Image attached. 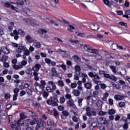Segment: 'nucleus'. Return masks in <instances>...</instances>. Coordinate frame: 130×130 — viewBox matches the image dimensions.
Listing matches in <instances>:
<instances>
[{
  "mask_svg": "<svg viewBox=\"0 0 130 130\" xmlns=\"http://www.w3.org/2000/svg\"><path fill=\"white\" fill-rule=\"evenodd\" d=\"M83 48L86 51H87V52H89L90 53H95L96 54L99 53L98 50L92 48V47L88 44H84L83 45Z\"/></svg>",
  "mask_w": 130,
  "mask_h": 130,
  "instance_id": "f257e3e1",
  "label": "nucleus"
},
{
  "mask_svg": "<svg viewBox=\"0 0 130 130\" xmlns=\"http://www.w3.org/2000/svg\"><path fill=\"white\" fill-rule=\"evenodd\" d=\"M75 73L76 75H78L80 78H88V75L85 73L81 72V67L79 66H76L75 67Z\"/></svg>",
  "mask_w": 130,
  "mask_h": 130,
  "instance_id": "f03ea898",
  "label": "nucleus"
},
{
  "mask_svg": "<svg viewBox=\"0 0 130 130\" xmlns=\"http://www.w3.org/2000/svg\"><path fill=\"white\" fill-rule=\"evenodd\" d=\"M21 120H18L17 122L14 121L11 123V128L13 130L21 129Z\"/></svg>",
  "mask_w": 130,
  "mask_h": 130,
  "instance_id": "7ed1b4c3",
  "label": "nucleus"
},
{
  "mask_svg": "<svg viewBox=\"0 0 130 130\" xmlns=\"http://www.w3.org/2000/svg\"><path fill=\"white\" fill-rule=\"evenodd\" d=\"M30 123H31V120L26 119L23 121L20 125V126L22 127L23 130H27L29 128V125H30Z\"/></svg>",
  "mask_w": 130,
  "mask_h": 130,
  "instance_id": "20e7f679",
  "label": "nucleus"
},
{
  "mask_svg": "<svg viewBox=\"0 0 130 130\" xmlns=\"http://www.w3.org/2000/svg\"><path fill=\"white\" fill-rule=\"evenodd\" d=\"M98 122L99 124H106L107 123V120L105 117H100L98 119Z\"/></svg>",
  "mask_w": 130,
  "mask_h": 130,
  "instance_id": "39448f33",
  "label": "nucleus"
},
{
  "mask_svg": "<svg viewBox=\"0 0 130 130\" xmlns=\"http://www.w3.org/2000/svg\"><path fill=\"white\" fill-rule=\"evenodd\" d=\"M47 124L50 128L52 127V126H53V127H55V126H56V124L54 123L53 120L50 119H48Z\"/></svg>",
  "mask_w": 130,
  "mask_h": 130,
  "instance_id": "423d86ee",
  "label": "nucleus"
},
{
  "mask_svg": "<svg viewBox=\"0 0 130 130\" xmlns=\"http://www.w3.org/2000/svg\"><path fill=\"white\" fill-rule=\"evenodd\" d=\"M67 105L68 106H71V107H72V108H74V109L77 108V107L76 106L75 103H74V100H73V99H71L68 102H67Z\"/></svg>",
  "mask_w": 130,
  "mask_h": 130,
  "instance_id": "0eeeda50",
  "label": "nucleus"
},
{
  "mask_svg": "<svg viewBox=\"0 0 130 130\" xmlns=\"http://www.w3.org/2000/svg\"><path fill=\"white\" fill-rule=\"evenodd\" d=\"M25 40L28 42V43H33V42H35V41H36V40L32 38L30 35H27L25 37Z\"/></svg>",
  "mask_w": 130,
  "mask_h": 130,
  "instance_id": "6e6552de",
  "label": "nucleus"
},
{
  "mask_svg": "<svg viewBox=\"0 0 130 130\" xmlns=\"http://www.w3.org/2000/svg\"><path fill=\"white\" fill-rule=\"evenodd\" d=\"M41 68V65L37 63L35 64V66L32 67V71H34V72H39V70H40Z\"/></svg>",
  "mask_w": 130,
  "mask_h": 130,
  "instance_id": "1a4fd4ad",
  "label": "nucleus"
},
{
  "mask_svg": "<svg viewBox=\"0 0 130 130\" xmlns=\"http://www.w3.org/2000/svg\"><path fill=\"white\" fill-rule=\"evenodd\" d=\"M89 27L91 29V30H93L94 31H97L99 29V25L97 24H94L93 23H91L89 24Z\"/></svg>",
  "mask_w": 130,
  "mask_h": 130,
  "instance_id": "9d476101",
  "label": "nucleus"
},
{
  "mask_svg": "<svg viewBox=\"0 0 130 130\" xmlns=\"http://www.w3.org/2000/svg\"><path fill=\"white\" fill-rule=\"evenodd\" d=\"M58 100L55 98H52V105L53 106H58Z\"/></svg>",
  "mask_w": 130,
  "mask_h": 130,
  "instance_id": "9b49d317",
  "label": "nucleus"
},
{
  "mask_svg": "<svg viewBox=\"0 0 130 130\" xmlns=\"http://www.w3.org/2000/svg\"><path fill=\"white\" fill-rule=\"evenodd\" d=\"M23 12H24L25 14H27V15H28V16H31L32 15V13L30 9H28V8H24L22 9Z\"/></svg>",
  "mask_w": 130,
  "mask_h": 130,
  "instance_id": "f8f14e48",
  "label": "nucleus"
},
{
  "mask_svg": "<svg viewBox=\"0 0 130 130\" xmlns=\"http://www.w3.org/2000/svg\"><path fill=\"white\" fill-rule=\"evenodd\" d=\"M86 114L89 117H91V116H96L97 115V113L94 111H92L91 112H86Z\"/></svg>",
  "mask_w": 130,
  "mask_h": 130,
  "instance_id": "ddd939ff",
  "label": "nucleus"
},
{
  "mask_svg": "<svg viewBox=\"0 0 130 130\" xmlns=\"http://www.w3.org/2000/svg\"><path fill=\"white\" fill-rule=\"evenodd\" d=\"M25 49H26L25 46H20L19 48L16 49V52H17V53H21V52H23V51H24Z\"/></svg>",
  "mask_w": 130,
  "mask_h": 130,
  "instance_id": "4468645a",
  "label": "nucleus"
},
{
  "mask_svg": "<svg viewBox=\"0 0 130 130\" xmlns=\"http://www.w3.org/2000/svg\"><path fill=\"white\" fill-rule=\"evenodd\" d=\"M9 58V57L6 55H3L2 56V58L0 57V61L2 62H5L7 61Z\"/></svg>",
  "mask_w": 130,
  "mask_h": 130,
  "instance_id": "2eb2a0df",
  "label": "nucleus"
},
{
  "mask_svg": "<svg viewBox=\"0 0 130 130\" xmlns=\"http://www.w3.org/2000/svg\"><path fill=\"white\" fill-rule=\"evenodd\" d=\"M84 87L86 89L90 90L92 88V83L90 82L84 83Z\"/></svg>",
  "mask_w": 130,
  "mask_h": 130,
  "instance_id": "dca6fc26",
  "label": "nucleus"
},
{
  "mask_svg": "<svg viewBox=\"0 0 130 130\" xmlns=\"http://www.w3.org/2000/svg\"><path fill=\"white\" fill-rule=\"evenodd\" d=\"M73 94L74 95V96L79 97V96H80V94H81V91L78 89H74L73 91Z\"/></svg>",
  "mask_w": 130,
  "mask_h": 130,
  "instance_id": "f3484780",
  "label": "nucleus"
},
{
  "mask_svg": "<svg viewBox=\"0 0 130 130\" xmlns=\"http://www.w3.org/2000/svg\"><path fill=\"white\" fill-rule=\"evenodd\" d=\"M51 75H52L53 77H56V76H57V72H56L55 68H52L51 71Z\"/></svg>",
  "mask_w": 130,
  "mask_h": 130,
  "instance_id": "a211bd4d",
  "label": "nucleus"
},
{
  "mask_svg": "<svg viewBox=\"0 0 130 130\" xmlns=\"http://www.w3.org/2000/svg\"><path fill=\"white\" fill-rule=\"evenodd\" d=\"M2 52L5 54H9L10 53V51L7 47H2L1 48Z\"/></svg>",
  "mask_w": 130,
  "mask_h": 130,
  "instance_id": "6ab92c4d",
  "label": "nucleus"
},
{
  "mask_svg": "<svg viewBox=\"0 0 130 130\" xmlns=\"http://www.w3.org/2000/svg\"><path fill=\"white\" fill-rule=\"evenodd\" d=\"M32 45L36 47V48H40V47H41V44L36 41L35 42H33Z\"/></svg>",
  "mask_w": 130,
  "mask_h": 130,
  "instance_id": "aec40b11",
  "label": "nucleus"
},
{
  "mask_svg": "<svg viewBox=\"0 0 130 130\" xmlns=\"http://www.w3.org/2000/svg\"><path fill=\"white\" fill-rule=\"evenodd\" d=\"M124 97L123 96L119 95H115L114 96V99L117 101L122 100Z\"/></svg>",
  "mask_w": 130,
  "mask_h": 130,
  "instance_id": "412c9836",
  "label": "nucleus"
},
{
  "mask_svg": "<svg viewBox=\"0 0 130 130\" xmlns=\"http://www.w3.org/2000/svg\"><path fill=\"white\" fill-rule=\"evenodd\" d=\"M108 96H109V94L107 92H106L103 94V97L102 98V100L103 101H107V98H108Z\"/></svg>",
  "mask_w": 130,
  "mask_h": 130,
  "instance_id": "4be33fe9",
  "label": "nucleus"
},
{
  "mask_svg": "<svg viewBox=\"0 0 130 130\" xmlns=\"http://www.w3.org/2000/svg\"><path fill=\"white\" fill-rule=\"evenodd\" d=\"M106 124H107V126H108V128H109L110 129L112 128V127L113 126V124H112V122L110 120L107 121Z\"/></svg>",
  "mask_w": 130,
  "mask_h": 130,
  "instance_id": "5701e85b",
  "label": "nucleus"
},
{
  "mask_svg": "<svg viewBox=\"0 0 130 130\" xmlns=\"http://www.w3.org/2000/svg\"><path fill=\"white\" fill-rule=\"evenodd\" d=\"M53 113L54 114V117H55L56 118H57L59 117V113H58V111H56V110L54 109L53 110Z\"/></svg>",
  "mask_w": 130,
  "mask_h": 130,
  "instance_id": "b1692460",
  "label": "nucleus"
},
{
  "mask_svg": "<svg viewBox=\"0 0 130 130\" xmlns=\"http://www.w3.org/2000/svg\"><path fill=\"white\" fill-rule=\"evenodd\" d=\"M50 4L53 7H56V4H58V0H52Z\"/></svg>",
  "mask_w": 130,
  "mask_h": 130,
  "instance_id": "393cba45",
  "label": "nucleus"
},
{
  "mask_svg": "<svg viewBox=\"0 0 130 130\" xmlns=\"http://www.w3.org/2000/svg\"><path fill=\"white\" fill-rule=\"evenodd\" d=\"M24 55H26V56H28V55H30V51L25 47V49L23 50Z\"/></svg>",
  "mask_w": 130,
  "mask_h": 130,
  "instance_id": "a878e982",
  "label": "nucleus"
},
{
  "mask_svg": "<svg viewBox=\"0 0 130 130\" xmlns=\"http://www.w3.org/2000/svg\"><path fill=\"white\" fill-rule=\"evenodd\" d=\"M118 74H119V75H122V76H124L125 75H126V70L124 68H122L121 72H118Z\"/></svg>",
  "mask_w": 130,
  "mask_h": 130,
  "instance_id": "bb28decb",
  "label": "nucleus"
},
{
  "mask_svg": "<svg viewBox=\"0 0 130 130\" xmlns=\"http://www.w3.org/2000/svg\"><path fill=\"white\" fill-rule=\"evenodd\" d=\"M115 110L113 109H110L108 111V113L109 115H113V114H115Z\"/></svg>",
  "mask_w": 130,
  "mask_h": 130,
  "instance_id": "cd10ccee",
  "label": "nucleus"
},
{
  "mask_svg": "<svg viewBox=\"0 0 130 130\" xmlns=\"http://www.w3.org/2000/svg\"><path fill=\"white\" fill-rule=\"evenodd\" d=\"M39 33H40V34L42 35V36H43V35L44 34L47 33V30H46L44 29L40 28L39 30Z\"/></svg>",
  "mask_w": 130,
  "mask_h": 130,
  "instance_id": "c85d7f7f",
  "label": "nucleus"
},
{
  "mask_svg": "<svg viewBox=\"0 0 130 130\" xmlns=\"http://www.w3.org/2000/svg\"><path fill=\"white\" fill-rule=\"evenodd\" d=\"M110 69H111V70H112V72H113V73L114 74H116V73H117V72H116V67H115V66H110Z\"/></svg>",
  "mask_w": 130,
  "mask_h": 130,
  "instance_id": "c756f323",
  "label": "nucleus"
},
{
  "mask_svg": "<svg viewBox=\"0 0 130 130\" xmlns=\"http://www.w3.org/2000/svg\"><path fill=\"white\" fill-rule=\"evenodd\" d=\"M42 126H43V121H42V120L40 119L39 120L37 127V128L41 127Z\"/></svg>",
  "mask_w": 130,
  "mask_h": 130,
  "instance_id": "7c9ffc66",
  "label": "nucleus"
},
{
  "mask_svg": "<svg viewBox=\"0 0 130 130\" xmlns=\"http://www.w3.org/2000/svg\"><path fill=\"white\" fill-rule=\"evenodd\" d=\"M94 57L95 59H97V60H102V56L100 55L98 53L95 54Z\"/></svg>",
  "mask_w": 130,
  "mask_h": 130,
  "instance_id": "2f4dec72",
  "label": "nucleus"
},
{
  "mask_svg": "<svg viewBox=\"0 0 130 130\" xmlns=\"http://www.w3.org/2000/svg\"><path fill=\"white\" fill-rule=\"evenodd\" d=\"M13 69L15 70H19V69H23V66L22 65H17V64H14L13 66Z\"/></svg>",
  "mask_w": 130,
  "mask_h": 130,
  "instance_id": "473e14b6",
  "label": "nucleus"
},
{
  "mask_svg": "<svg viewBox=\"0 0 130 130\" xmlns=\"http://www.w3.org/2000/svg\"><path fill=\"white\" fill-rule=\"evenodd\" d=\"M118 46V45H117L116 43H113L112 44L111 47L112 49H113V50H116L117 49Z\"/></svg>",
  "mask_w": 130,
  "mask_h": 130,
  "instance_id": "72a5a7b5",
  "label": "nucleus"
},
{
  "mask_svg": "<svg viewBox=\"0 0 130 130\" xmlns=\"http://www.w3.org/2000/svg\"><path fill=\"white\" fill-rule=\"evenodd\" d=\"M68 27H69L68 28V30L69 31H70V32H74V30H75V27H74V26L69 25H68Z\"/></svg>",
  "mask_w": 130,
  "mask_h": 130,
  "instance_id": "f704fd0d",
  "label": "nucleus"
},
{
  "mask_svg": "<svg viewBox=\"0 0 130 130\" xmlns=\"http://www.w3.org/2000/svg\"><path fill=\"white\" fill-rule=\"evenodd\" d=\"M18 34L19 35H21V36H25V35H26L25 34V31H24V30H23L22 29H19L18 30Z\"/></svg>",
  "mask_w": 130,
  "mask_h": 130,
  "instance_id": "c9c22d12",
  "label": "nucleus"
},
{
  "mask_svg": "<svg viewBox=\"0 0 130 130\" xmlns=\"http://www.w3.org/2000/svg\"><path fill=\"white\" fill-rule=\"evenodd\" d=\"M11 36L13 37L14 35H19V30L17 31V30L15 29L13 30V33L12 32L10 34Z\"/></svg>",
  "mask_w": 130,
  "mask_h": 130,
  "instance_id": "e433bc0d",
  "label": "nucleus"
},
{
  "mask_svg": "<svg viewBox=\"0 0 130 130\" xmlns=\"http://www.w3.org/2000/svg\"><path fill=\"white\" fill-rule=\"evenodd\" d=\"M25 21L26 22L27 24L28 25H32L33 24V21L32 19H25Z\"/></svg>",
  "mask_w": 130,
  "mask_h": 130,
  "instance_id": "4c0bfd02",
  "label": "nucleus"
},
{
  "mask_svg": "<svg viewBox=\"0 0 130 130\" xmlns=\"http://www.w3.org/2000/svg\"><path fill=\"white\" fill-rule=\"evenodd\" d=\"M76 34H77L78 36H80V37H82V38L86 37V35L84 33L76 32Z\"/></svg>",
  "mask_w": 130,
  "mask_h": 130,
  "instance_id": "58836bf2",
  "label": "nucleus"
},
{
  "mask_svg": "<svg viewBox=\"0 0 130 130\" xmlns=\"http://www.w3.org/2000/svg\"><path fill=\"white\" fill-rule=\"evenodd\" d=\"M107 114V112H104L103 111H100L99 113V115L100 116H104V115H106Z\"/></svg>",
  "mask_w": 130,
  "mask_h": 130,
  "instance_id": "ea45409f",
  "label": "nucleus"
},
{
  "mask_svg": "<svg viewBox=\"0 0 130 130\" xmlns=\"http://www.w3.org/2000/svg\"><path fill=\"white\" fill-rule=\"evenodd\" d=\"M30 113H31V118L34 120H36L37 119V116H36V114L35 113H33V112L30 111Z\"/></svg>",
  "mask_w": 130,
  "mask_h": 130,
  "instance_id": "a19ab883",
  "label": "nucleus"
},
{
  "mask_svg": "<svg viewBox=\"0 0 130 130\" xmlns=\"http://www.w3.org/2000/svg\"><path fill=\"white\" fill-rule=\"evenodd\" d=\"M26 0H19L18 2V4L20 5V6H23L25 5V3H26Z\"/></svg>",
  "mask_w": 130,
  "mask_h": 130,
  "instance_id": "79ce46f5",
  "label": "nucleus"
},
{
  "mask_svg": "<svg viewBox=\"0 0 130 130\" xmlns=\"http://www.w3.org/2000/svg\"><path fill=\"white\" fill-rule=\"evenodd\" d=\"M49 94L47 93L46 91H44L43 93V97L45 98V99H47V98L48 97Z\"/></svg>",
  "mask_w": 130,
  "mask_h": 130,
  "instance_id": "37998d69",
  "label": "nucleus"
},
{
  "mask_svg": "<svg viewBox=\"0 0 130 130\" xmlns=\"http://www.w3.org/2000/svg\"><path fill=\"white\" fill-rule=\"evenodd\" d=\"M58 86L59 87H62L63 86H64V83L61 80H59L58 81Z\"/></svg>",
  "mask_w": 130,
  "mask_h": 130,
  "instance_id": "c03bdc74",
  "label": "nucleus"
},
{
  "mask_svg": "<svg viewBox=\"0 0 130 130\" xmlns=\"http://www.w3.org/2000/svg\"><path fill=\"white\" fill-rule=\"evenodd\" d=\"M60 103H61V104H63V103H64V102H66V99L64 98V97L63 96H61L60 98Z\"/></svg>",
  "mask_w": 130,
  "mask_h": 130,
  "instance_id": "a18cd8bd",
  "label": "nucleus"
},
{
  "mask_svg": "<svg viewBox=\"0 0 130 130\" xmlns=\"http://www.w3.org/2000/svg\"><path fill=\"white\" fill-rule=\"evenodd\" d=\"M25 73L27 75H32V70L31 69H27L25 70Z\"/></svg>",
  "mask_w": 130,
  "mask_h": 130,
  "instance_id": "49530a36",
  "label": "nucleus"
},
{
  "mask_svg": "<svg viewBox=\"0 0 130 130\" xmlns=\"http://www.w3.org/2000/svg\"><path fill=\"white\" fill-rule=\"evenodd\" d=\"M72 120L74 121V122H78L79 120H80V118L76 116H74L72 117Z\"/></svg>",
  "mask_w": 130,
  "mask_h": 130,
  "instance_id": "de8ad7c7",
  "label": "nucleus"
},
{
  "mask_svg": "<svg viewBox=\"0 0 130 130\" xmlns=\"http://www.w3.org/2000/svg\"><path fill=\"white\" fill-rule=\"evenodd\" d=\"M103 3L106 5V6H107L108 7H110V5L109 4H110V2H109V0H103Z\"/></svg>",
  "mask_w": 130,
  "mask_h": 130,
  "instance_id": "09e8293b",
  "label": "nucleus"
},
{
  "mask_svg": "<svg viewBox=\"0 0 130 130\" xmlns=\"http://www.w3.org/2000/svg\"><path fill=\"white\" fill-rule=\"evenodd\" d=\"M26 92L27 93V94H28V95L31 96V95H32V91L30 89L27 88L26 90Z\"/></svg>",
  "mask_w": 130,
  "mask_h": 130,
  "instance_id": "8fccbe9b",
  "label": "nucleus"
},
{
  "mask_svg": "<svg viewBox=\"0 0 130 130\" xmlns=\"http://www.w3.org/2000/svg\"><path fill=\"white\" fill-rule=\"evenodd\" d=\"M5 99H10L11 98V94L9 93H6L4 94Z\"/></svg>",
  "mask_w": 130,
  "mask_h": 130,
  "instance_id": "3c124183",
  "label": "nucleus"
},
{
  "mask_svg": "<svg viewBox=\"0 0 130 130\" xmlns=\"http://www.w3.org/2000/svg\"><path fill=\"white\" fill-rule=\"evenodd\" d=\"M46 90L47 91V92H49V93H52V92H53V90H52L51 87L49 86L46 87Z\"/></svg>",
  "mask_w": 130,
  "mask_h": 130,
  "instance_id": "603ef678",
  "label": "nucleus"
},
{
  "mask_svg": "<svg viewBox=\"0 0 130 130\" xmlns=\"http://www.w3.org/2000/svg\"><path fill=\"white\" fill-rule=\"evenodd\" d=\"M62 114H63V115H64V116H66L67 117H68V115H70V113H69V112L68 111L65 110L62 112Z\"/></svg>",
  "mask_w": 130,
  "mask_h": 130,
  "instance_id": "864d4df0",
  "label": "nucleus"
},
{
  "mask_svg": "<svg viewBox=\"0 0 130 130\" xmlns=\"http://www.w3.org/2000/svg\"><path fill=\"white\" fill-rule=\"evenodd\" d=\"M57 109L59 111H63L64 110V107L62 106H59L57 107Z\"/></svg>",
  "mask_w": 130,
  "mask_h": 130,
  "instance_id": "5fc2aeb1",
  "label": "nucleus"
},
{
  "mask_svg": "<svg viewBox=\"0 0 130 130\" xmlns=\"http://www.w3.org/2000/svg\"><path fill=\"white\" fill-rule=\"evenodd\" d=\"M82 102H83V99H80L78 100V106H80V107H81L82 105H83V103Z\"/></svg>",
  "mask_w": 130,
  "mask_h": 130,
  "instance_id": "6e6d98bb",
  "label": "nucleus"
},
{
  "mask_svg": "<svg viewBox=\"0 0 130 130\" xmlns=\"http://www.w3.org/2000/svg\"><path fill=\"white\" fill-rule=\"evenodd\" d=\"M46 102L48 104V105H52V97H51L50 100L49 99L47 100Z\"/></svg>",
  "mask_w": 130,
  "mask_h": 130,
  "instance_id": "4d7b16f0",
  "label": "nucleus"
},
{
  "mask_svg": "<svg viewBox=\"0 0 130 130\" xmlns=\"http://www.w3.org/2000/svg\"><path fill=\"white\" fill-rule=\"evenodd\" d=\"M24 118H26V116H25V114L24 113H21L20 114V118L19 120H23V119H24Z\"/></svg>",
  "mask_w": 130,
  "mask_h": 130,
  "instance_id": "13d9d810",
  "label": "nucleus"
},
{
  "mask_svg": "<svg viewBox=\"0 0 130 130\" xmlns=\"http://www.w3.org/2000/svg\"><path fill=\"white\" fill-rule=\"evenodd\" d=\"M77 87V83H72L71 84V88L72 89H75V88Z\"/></svg>",
  "mask_w": 130,
  "mask_h": 130,
  "instance_id": "bf43d9fd",
  "label": "nucleus"
},
{
  "mask_svg": "<svg viewBox=\"0 0 130 130\" xmlns=\"http://www.w3.org/2000/svg\"><path fill=\"white\" fill-rule=\"evenodd\" d=\"M119 106L120 107L122 108L125 106V103L123 102H121L119 103Z\"/></svg>",
  "mask_w": 130,
  "mask_h": 130,
  "instance_id": "052dcab7",
  "label": "nucleus"
},
{
  "mask_svg": "<svg viewBox=\"0 0 130 130\" xmlns=\"http://www.w3.org/2000/svg\"><path fill=\"white\" fill-rule=\"evenodd\" d=\"M60 67L62 69L63 71H64V72L67 71V66L65 64H61L60 65Z\"/></svg>",
  "mask_w": 130,
  "mask_h": 130,
  "instance_id": "680f3d73",
  "label": "nucleus"
},
{
  "mask_svg": "<svg viewBox=\"0 0 130 130\" xmlns=\"http://www.w3.org/2000/svg\"><path fill=\"white\" fill-rule=\"evenodd\" d=\"M65 97L66 99H69V100L72 99V95L69 93L66 94Z\"/></svg>",
  "mask_w": 130,
  "mask_h": 130,
  "instance_id": "e2e57ef3",
  "label": "nucleus"
},
{
  "mask_svg": "<svg viewBox=\"0 0 130 130\" xmlns=\"http://www.w3.org/2000/svg\"><path fill=\"white\" fill-rule=\"evenodd\" d=\"M19 91L20 89H19V88H15L13 91L14 94L16 95H17L18 93H19Z\"/></svg>",
  "mask_w": 130,
  "mask_h": 130,
  "instance_id": "0e129e2a",
  "label": "nucleus"
},
{
  "mask_svg": "<svg viewBox=\"0 0 130 130\" xmlns=\"http://www.w3.org/2000/svg\"><path fill=\"white\" fill-rule=\"evenodd\" d=\"M128 123H125L123 125V128L124 129H127V128H128V124H127Z\"/></svg>",
  "mask_w": 130,
  "mask_h": 130,
  "instance_id": "69168bd1",
  "label": "nucleus"
},
{
  "mask_svg": "<svg viewBox=\"0 0 130 130\" xmlns=\"http://www.w3.org/2000/svg\"><path fill=\"white\" fill-rule=\"evenodd\" d=\"M26 64H27V61L22 60L21 61V64L20 66H22V67H23V66L25 67V66H26Z\"/></svg>",
  "mask_w": 130,
  "mask_h": 130,
  "instance_id": "338daca9",
  "label": "nucleus"
},
{
  "mask_svg": "<svg viewBox=\"0 0 130 130\" xmlns=\"http://www.w3.org/2000/svg\"><path fill=\"white\" fill-rule=\"evenodd\" d=\"M127 119L128 121V123H129L130 124V114H128L127 115Z\"/></svg>",
  "mask_w": 130,
  "mask_h": 130,
  "instance_id": "774afa93",
  "label": "nucleus"
}]
</instances>
